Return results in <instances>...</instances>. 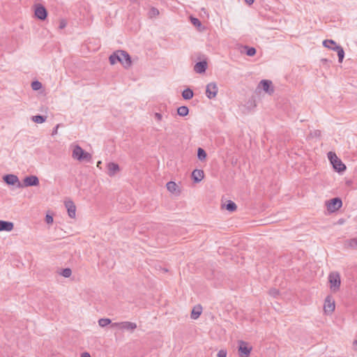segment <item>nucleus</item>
I'll list each match as a JSON object with an SVG mask.
<instances>
[{"label": "nucleus", "mask_w": 357, "mask_h": 357, "mask_svg": "<svg viewBox=\"0 0 357 357\" xmlns=\"http://www.w3.org/2000/svg\"><path fill=\"white\" fill-rule=\"evenodd\" d=\"M109 62L114 65L120 62L125 68H128L132 65L131 57L129 54L123 50H117L111 54L109 57Z\"/></svg>", "instance_id": "obj_1"}, {"label": "nucleus", "mask_w": 357, "mask_h": 357, "mask_svg": "<svg viewBox=\"0 0 357 357\" xmlns=\"http://www.w3.org/2000/svg\"><path fill=\"white\" fill-rule=\"evenodd\" d=\"M72 149V158L79 161H87L89 162L91 160V155L84 151L82 148L78 145L73 144L70 145Z\"/></svg>", "instance_id": "obj_2"}, {"label": "nucleus", "mask_w": 357, "mask_h": 357, "mask_svg": "<svg viewBox=\"0 0 357 357\" xmlns=\"http://www.w3.org/2000/svg\"><path fill=\"white\" fill-rule=\"evenodd\" d=\"M323 45L325 47H327L328 49H331L334 51H335L337 53L338 56V60L340 63L342 62V60L344 56V52L343 48L338 45L334 40H325L323 41Z\"/></svg>", "instance_id": "obj_3"}, {"label": "nucleus", "mask_w": 357, "mask_h": 357, "mask_svg": "<svg viewBox=\"0 0 357 357\" xmlns=\"http://www.w3.org/2000/svg\"><path fill=\"white\" fill-rule=\"evenodd\" d=\"M328 282L330 289L333 292H337L340 290L341 284L340 275L338 272H331L328 275Z\"/></svg>", "instance_id": "obj_4"}, {"label": "nucleus", "mask_w": 357, "mask_h": 357, "mask_svg": "<svg viewBox=\"0 0 357 357\" xmlns=\"http://www.w3.org/2000/svg\"><path fill=\"white\" fill-rule=\"evenodd\" d=\"M328 158L337 172H341L346 169L345 165L337 157L335 153L329 152Z\"/></svg>", "instance_id": "obj_5"}, {"label": "nucleus", "mask_w": 357, "mask_h": 357, "mask_svg": "<svg viewBox=\"0 0 357 357\" xmlns=\"http://www.w3.org/2000/svg\"><path fill=\"white\" fill-rule=\"evenodd\" d=\"M342 206V202L340 198L335 197L330 199L326 202L328 211L330 212H335L339 210Z\"/></svg>", "instance_id": "obj_6"}, {"label": "nucleus", "mask_w": 357, "mask_h": 357, "mask_svg": "<svg viewBox=\"0 0 357 357\" xmlns=\"http://www.w3.org/2000/svg\"><path fill=\"white\" fill-rule=\"evenodd\" d=\"M218 92V88L215 82H210L206 85V95L208 98L213 99L215 98Z\"/></svg>", "instance_id": "obj_7"}, {"label": "nucleus", "mask_w": 357, "mask_h": 357, "mask_svg": "<svg viewBox=\"0 0 357 357\" xmlns=\"http://www.w3.org/2000/svg\"><path fill=\"white\" fill-rule=\"evenodd\" d=\"M35 16L40 20H44L47 16V11L46 8L41 4H36L34 6Z\"/></svg>", "instance_id": "obj_8"}, {"label": "nucleus", "mask_w": 357, "mask_h": 357, "mask_svg": "<svg viewBox=\"0 0 357 357\" xmlns=\"http://www.w3.org/2000/svg\"><path fill=\"white\" fill-rule=\"evenodd\" d=\"M3 181L8 185H16L17 188H22V184L20 182L18 177L15 174H7L3 176Z\"/></svg>", "instance_id": "obj_9"}, {"label": "nucleus", "mask_w": 357, "mask_h": 357, "mask_svg": "<svg viewBox=\"0 0 357 357\" xmlns=\"http://www.w3.org/2000/svg\"><path fill=\"white\" fill-rule=\"evenodd\" d=\"M335 301L333 298L328 296L324 302V310L326 314H331L335 310Z\"/></svg>", "instance_id": "obj_10"}, {"label": "nucleus", "mask_w": 357, "mask_h": 357, "mask_svg": "<svg viewBox=\"0 0 357 357\" xmlns=\"http://www.w3.org/2000/svg\"><path fill=\"white\" fill-rule=\"evenodd\" d=\"M22 188L37 186L39 185V179L36 176L31 175L26 176L23 180Z\"/></svg>", "instance_id": "obj_11"}, {"label": "nucleus", "mask_w": 357, "mask_h": 357, "mask_svg": "<svg viewBox=\"0 0 357 357\" xmlns=\"http://www.w3.org/2000/svg\"><path fill=\"white\" fill-rule=\"evenodd\" d=\"M259 88H261L266 93L271 94L273 93L274 89L272 87V82L267 79H262L259 85Z\"/></svg>", "instance_id": "obj_12"}, {"label": "nucleus", "mask_w": 357, "mask_h": 357, "mask_svg": "<svg viewBox=\"0 0 357 357\" xmlns=\"http://www.w3.org/2000/svg\"><path fill=\"white\" fill-rule=\"evenodd\" d=\"M252 348L248 346V344L243 341H241L239 343V355L241 357H248L250 354Z\"/></svg>", "instance_id": "obj_13"}, {"label": "nucleus", "mask_w": 357, "mask_h": 357, "mask_svg": "<svg viewBox=\"0 0 357 357\" xmlns=\"http://www.w3.org/2000/svg\"><path fill=\"white\" fill-rule=\"evenodd\" d=\"M107 174L109 176H115L119 171L120 167L118 164L114 162H109L107 165Z\"/></svg>", "instance_id": "obj_14"}, {"label": "nucleus", "mask_w": 357, "mask_h": 357, "mask_svg": "<svg viewBox=\"0 0 357 357\" xmlns=\"http://www.w3.org/2000/svg\"><path fill=\"white\" fill-rule=\"evenodd\" d=\"M65 206L68 211V215L71 218H75L76 215V206L72 201H67L65 202Z\"/></svg>", "instance_id": "obj_15"}, {"label": "nucleus", "mask_w": 357, "mask_h": 357, "mask_svg": "<svg viewBox=\"0 0 357 357\" xmlns=\"http://www.w3.org/2000/svg\"><path fill=\"white\" fill-rule=\"evenodd\" d=\"M137 328V324L131 321H122L121 330L132 333Z\"/></svg>", "instance_id": "obj_16"}, {"label": "nucleus", "mask_w": 357, "mask_h": 357, "mask_svg": "<svg viewBox=\"0 0 357 357\" xmlns=\"http://www.w3.org/2000/svg\"><path fill=\"white\" fill-rule=\"evenodd\" d=\"M14 225L11 222L0 220V231H10L13 229Z\"/></svg>", "instance_id": "obj_17"}, {"label": "nucleus", "mask_w": 357, "mask_h": 357, "mask_svg": "<svg viewBox=\"0 0 357 357\" xmlns=\"http://www.w3.org/2000/svg\"><path fill=\"white\" fill-rule=\"evenodd\" d=\"M207 68V63L204 61L197 62L194 66V70L197 73H205Z\"/></svg>", "instance_id": "obj_18"}, {"label": "nucleus", "mask_w": 357, "mask_h": 357, "mask_svg": "<svg viewBox=\"0 0 357 357\" xmlns=\"http://www.w3.org/2000/svg\"><path fill=\"white\" fill-rule=\"evenodd\" d=\"M204 176V171L201 169H195L192 173V177L197 183L201 181Z\"/></svg>", "instance_id": "obj_19"}, {"label": "nucleus", "mask_w": 357, "mask_h": 357, "mask_svg": "<svg viewBox=\"0 0 357 357\" xmlns=\"http://www.w3.org/2000/svg\"><path fill=\"white\" fill-rule=\"evenodd\" d=\"M167 190L172 192V193H174V194H176V195H178L180 191L178 189V187L177 185V184L174 182V181H169L167 183Z\"/></svg>", "instance_id": "obj_20"}, {"label": "nucleus", "mask_w": 357, "mask_h": 357, "mask_svg": "<svg viewBox=\"0 0 357 357\" xmlns=\"http://www.w3.org/2000/svg\"><path fill=\"white\" fill-rule=\"evenodd\" d=\"M202 307L201 305L195 306L192 310L191 318L192 319H197L202 314Z\"/></svg>", "instance_id": "obj_21"}, {"label": "nucleus", "mask_w": 357, "mask_h": 357, "mask_svg": "<svg viewBox=\"0 0 357 357\" xmlns=\"http://www.w3.org/2000/svg\"><path fill=\"white\" fill-rule=\"evenodd\" d=\"M344 245L347 248L357 249V237L347 240Z\"/></svg>", "instance_id": "obj_22"}, {"label": "nucleus", "mask_w": 357, "mask_h": 357, "mask_svg": "<svg viewBox=\"0 0 357 357\" xmlns=\"http://www.w3.org/2000/svg\"><path fill=\"white\" fill-rule=\"evenodd\" d=\"M193 91L190 89H186L182 92V97L185 100H190L193 97Z\"/></svg>", "instance_id": "obj_23"}, {"label": "nucleus", "mask_w": 357, "mask_h": 357, "mask_svg": "<svg viewBox=\"0 0 357 357\" xmlns=\"http://www.w3.org/2000/svg\"><path fill=\"white\" fill-rule=\"evenodd\" d=\"M189 113V109L186 106H181L177 109V114L181 116H185Z\"/></svg>", "instance_id": "obj_24"}, {"label": "nucleus", "mask_w": 357, "mask_h": 357, "mask_svg": "<svg viewBox=\"0 0 357 357\" xmlns=\"http://www.w3.org/2000/svg\"><path fill=\"white\" fill-rule=\"evenodd\" d=\"M32 121L37 123H43L46 121V116L41 115L33 116L31 118Z\"/></svg>", "instance_id": "obj_25"}, {"label": "nucleus", "mask_w": 357, "mask_h": 357, "mask_svg": "<svg viewBox=\"0 0 357 357\" xmlns=\"http://www.w3.org/2000/svg\"><path fill=\"white\" fill-rule=\"evenodd\" d=\"M225 207L227 210L231 212L236 211L237 208L236 204L234 202L230 200L227 202Z\"/></svg>", "instance_id": "obj_26"}, {"label": "nucleus", "mask_w": 357, "mask_h": 357, "mask_svg": "<svg viewBox=\"0 0 357 357\" xmlns=\"http://www.w3.org/2000/svg\"><path fill=\"white\" fill-rule=\"evenodd\" d=\"M159 10L158 8H155V7H152L149 11V17L152 18V17H157L158 15H159Z\"/></svg>", "instance_id": "obj_27"}, {"label": "nucleus", "mask_w": 357, "mask_h": 357, "mask_svg": "<svg viewBox=\"0 0 357 357\" xmlns=\"http://www.w3.org/2000/svg\"><path fill=\"white\" fill-rule=\"evenodd\" d=\"M197 156L200 160H205L206 158V153L203 149L199 148L197 151Z\"/></svg>", "instance_id": "obj_28"}, {"label": "nucleus", "mask_w": 357, "mask_h": 357, "mask_svg": "<svg viewBox=\"0 0 357 357\" xmlns=\"http://www.w3.org/2000/svg\"><path fill=\"white\" fill-rule=\"evenodd\" d=\"M111 324V320L107 318H102L98 320V324L101 327H105Z\"/></svg>", "instance_id": "obj_29"}, {"label": "nucleus", "mask_w": 357, "mask_h": 357, "mask_svg": "<svg viewBox=\"0 0 357 357\" xmlns=\"http://www.w3.org/2000/svg\"><path fill=\"white\" fill-rule=\"evenodd\" d=\"M72 274V271L69 268H66L62 270L61 275L64 278H69Z\"/></svg>", "instance_id": "obj_30"}, {"label": "nucleus", "mask_w": 357, "mask_h": 357, "mask_svg": "<svg viewBox=\"0 0 357 357\" xmlns=\"http://www.w3.org/2000/svg\"><path fill=\"white\" fill-rule=\"evenodd\" d=\"M31 88L34 91H38L42 88V84L38 81H34L31 83Z\"/></svg>", "instance_id": "obj_31"}, {"label": "nucleus", "mask_w": 357, "mask_h": 357, "mask_svg": "<svg viewBox=\"0 0 357 357\" xmlns=\"http://www.w3.org/2000/svg\"><path fill=\"white\" fill-rule=\"evenodd\" d=\"M247 49L246 54L250 56H252L256 54V50L254 47H245Z\"/></svg>", "instance_id": "obj_32"}, {"label": "nucleus", "mask_w": 357, "mask_h": 357, "mask_svg": "<svg viewBox=\"0 0 357 357\" xmlns=\"http://www.w3.org/2000/svg\"><path fill=\"white\" fill-rule=\"evenodd\" d=\"M153 116H154V119H155V121L159 123L160 121H162L163 119V116L161 113L160 112H155L153 114Z\"/></svg>", "instance_id": "obj_33"}, {"label": "nucleus", "mask_w": 357, "mask_h": 357, "mask_svg": "<svg viewBox=\"0 0 357 357\" xmlns=\"http://www.w3.org/2000/svg\"><path fill=\"white\" fill-rule=\"evenodd\" d=\"M191 20V22L193 25H195V26H200L202 25V23L196 17H191L190 18Z\"/></svg>", "instance_id": "obj_34"}, {"label": "nucleus", "mask_w": 357, "mask_h": 357, "mask_svg": "<svg viewBox=\"0 0 357 357\" xmlns=\"http://www.w3.org/2000/svg\"><path fill=\"white\" fill-rule=\"evenodd\" d=\"M279 294V291L278 289H271L270 291H269V294L273 297H275L276 296H278Z\"/></svg>", "instance_id": "obj_35"}, {"label": "nucleus", "mask_w": 357, "mask_h": 357, "mask_svg": "<svg viewBox=\"0 0 357 357\" xmlns=\"http://www.w3.org/2000/svg\"><path fill=\"white\" fill-rule=\"evenodd\" d=\"M218 357H227V351L221 349L218 353Z\"/></svg>", "instance_id": "obj_36"}, {"label": "nucleus", "mask_w": 357, "mask_h": 357, "mask_svg": "<svg viewBox=\"0 0 357 357\" xmlns=\"http://www.w3.org/2000/svg\"><path fill=\"white\" fill-rule=\"evenodd\" d=\"M67 25V22L65 20H61L59 22V29H64Z\"/></svg>", "instance_id": "obj_37"}, {"label": "nucleus", "mask_w": 357, "mask_h": 357, "mask_svg": "<svg viewBox=\"0 0 357 357\" xmlns=\"http://www.w3.org/2000/svg\"><path fill=\"white\" fill-rule=\"evenodd\" d=\"M121 324L122 322H114L112 324V327L121 329Z\"/></svg>", "instance_id": "obj_38"}, {"label": "nucleus", "mask_w": 357, "mask_h": 357, "mask_svg": "<svg viewBox=\"0 0 357 357\" xmlns=\"http://www.w3.org/2000/svg\"><path fill=\"white\" fill-rule=\"evenodd\" d=\"M45 221L47 224H51L53 222V218L50 215H47L45 217Z\"/></svg>", "instance_id": "obj_39"}, {"label": "nucleus", "mask_w": 357, "mask_h": 357, "mask_svg": "<svg viewBox=\"0 0 357 357\" xmlns=\"http://www.w3.org/2000/svg\"><path fill=\"white\" fill-rule=\"evenodd\" d=\"M59 127V124H57V125L55 126V128H54L53 129V130H52V135H56V134H57Z\"/></svg>", "instance_id": "obj_40"}, {"label": "nucleus", "mask_w": 357, "mask_h": 357, "mask_svg": "<svg viewBox=\"0 0 357 357\" xmlns=\"http://www.w3.org/2000/svg\"><path fill=\"white\" fill-rule=\"evenodd\" d=\"M353 349L356 351L357 350V340L353 342Z\"/></svg>", "instance_id": "obj_41"}, {"label": "nucleus", "mask_w": 357, "mask_h": 357, "mask_svg": "<svg viewBox=\"0 0 357 357\" xmlns=\"http://www.w3.org/2000/svg\"><path fill=\"white\" fill-rule=\"evenodd\" d=\"M81 357H91L90 354L87 352L83 353Z\"/></svg>", "instance_id": "obj_42"}, {"label": "nucleus", "mask_w": 357, "mask_h": 357, "mask_svg": "<svg viewBox=\"0 0 357 357\" xmlns=\"http://www.w3.org/2000/svg\"><path fill=\"white\" fill-rule=\"evenodd\" d=\"M245 1L249 5H251L254 3V0H245Z\"/></svg>", "instance_id": "obj_43"}, {"label": "nucleus", "mask_w": 357, "mask_h": 357, "mask_svg": "<svg viewBox=\"0 0 357 357\" xmlns=\"http://www.w3.org/2000/svg\"><path fill=\"white\" fill-rule=\"evenodd\" d=\"M249 102H250V105L251 106H252V107H255L256 106L254 100H250Z\"/></svg>", "instance_id": "obj_44"}, {"label": "nucleus", "mask_w": 357, "mask_h": 357, "mask_svg": "<svg viewBox=\"0 0 357 357\" xmlns=\"http://www.w3.org/2000/svg\"><path fill=\"white\" fill-rule=\"evenodd\" d=\"M100 164H101V162H100V161H99V162H98V164H97V166H98V167H99V165H100Z\"/></svg>", "instance_id": "obj_45"}]
</instances>
